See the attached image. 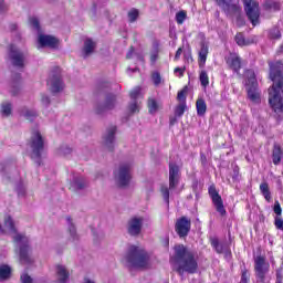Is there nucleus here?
<instances>
[{"label":"nucleus","mask_w":283,"mask_h":283,"mask_svg":"<svg viewBox=\"0 0 283 283\" xmlns=\"http://www.w3.org/2000/svg\"><path fill=\"white\" fill-rule=\"evenodd\" d=\"M29 146L31 148L30 158L41 167L43 165V151L45 150V139L39 129H33L31 134V138L29 140Z\"/></svg>","instance_id":"4"},{"label":"nucleus","mask_w":283,"mask_h":283,"mask_svg":"<svg viewBox=\"0 0 283 283\" xmlns=\"http://www.w3.org/2000/svg\"><path fill=\"white\" fill-rule=\"evenodd\" d=\"M197 116H205L207 114V102L200 97L196 102Z\"/></svg>","instance_id":"26"},{"label":"nucleus","mask_w":283,"mask_h":283,"mask_svg":"<svg viewBox=\"0 0 283 283\" xmlns=\"http://www.w3.org/2000/svg\"><path fill=\"white\" fill-rule=\"evenodd\" d=\"M36 116H39V114H36L35 111L28 109L24 113V118H27V120H30V123H32V120H34V118H36Z\"/></svg>","instance_id":"44"},{"label":"nucleus","mask_w":283,"mask_h":283,"mask_svg":"<svg viewBox=\"0 0 283 283\" xmlns=\"http://www.w3.org/2000/svg\"><path fill=\"white\" fill-rule=\"evenodd\" d=\"M30 23H31L32 27L35 28V30H41V24H40V22H39V19H36V18H31V19H30Z\"/></svg>","instance_id":"50"},{"label":"nucleus","mask_w":283,"mask_h":283,"mask_svg":"<svg viewBox=\"0 0 283 283\" xmlns=\"http://www.w3.org/2000/svg\"><path fill=\"white\" fill-rule=\"evenodd\" d=\"M148 112L149 114L158 112V102L155 98H148Z\"/></svg>","instance_id":"34"},{"label":"nucleus","mask_w":283,"mask_h":283,"mask_svg":"<svg viewBox=\"0 0 283 283\" xmlns=\"http://www.w3.org/2000/svg\"><path fill=\"white\" fill-rule=\"evenodd\" d=\"M134 56V46H130L128 52L126 53V59H133Z\"/></svg>","instance_id":"54"},{"label":"nucleus","mask_w":283,"mask_h":283,"mask_svg":"<svg viewBox=\"0 0 283 283\" xmlns=\"http://www.w3.org/2000/svg\"><path fill=\"white\" fill-rule=\"evenodd\" d=\"M1 109L4 116H10V114H12V104L11 103L2 104Z\"/></svg>","instance_id":"40"},{"label":"nucleus","mask_w":283,"mask_h":283,"mask_svg":"<svg viewBox=\"0 0 283 283\" xmlns=\"http://www.w3.org/2000/svg\"><path fill=\"white\" fill-rule=\"evenodd\" d=\"M175 231L179 238H187L191 231V219L181 217L176 221Z\"/></svg>","instance_id":"12"},{"label":"nucleus","mask_w":283,"mask_h":283,"mask_svg":"<svg viewBox=\"0 0 283 283\" xmlns=\"http://www.w3.org/2000/svg\"><path fill=\"white\" fill-rule=\"evenodd\" d=\"M129 96L132 98V101H138L139 96H140V87L137 86L135 88H133L130 92H129Z\"/></svg>","instance_id":"42"},{"label":"nucleus","mask_w":283,"mask_h":283,"mask_svg":"<svg viewBox=\"0 0 283 283\" xmlns=\"http://www.w3.org/2000/svg\"><path fill=\"white\" fill-rule=\"evenodd\" d=\"M282 4L274 0H265L263 3V10L265 12H280Z\"/></svg>","instance_id":"23"},{"label":"nucleus","mask_w":283,"mask_h":283,"mask_svg":"<svg viewBox=\"0 0 283 283\" xmlns=\"http://www.w3.org/2000/svg\"><path fill=\"white\" fill-rule=\"evenodd\" d=\"M67 221H69V231L71 233V235H76V227H74V224L72 223V218L67 217Z\"/></svg>","instance_id":"49"},{"label":"nucleus","mask_w":283,"mask_h":283,"mask_svg":"<svg viewBox=\"0 0 283 283\" xmlns=\"http://www.w3.org/2000/svg\"><path fill=\"white\" fill-rule=\"evenodd\" d=\"M201 165H207V156L205 154H200Z\"/></svg>","instance_id":"58"},{"label":"nucleus","mask_w":283,"mask_h":283,"mask_svg":"<svg viewBox=\"0 0 283 283\" xmlns=\"http://www.w3.org/2000/svg\"><path fill=\"white\" fill-rule=\"evenodd\" d=\"M127 231L129 235L136 237L140 235V231H143V218H132L128 221Z\"/></svg>","instance_id":"18"},{"label":"nucleus","mask_w":283,"mask_h":283,"mask_svg":"<svg viewBox=\"0 0 283 283\" xmlns=\"http://www.w3.org/2000/svg\"><path fill=\"white\" fill-rule=\"evenodd\" d=\"M263 198H265L266 202H271L272 200V196H271V189L269 188V182L264 181L262 184H260L259 187Z\"/></svg>","instance_id":"28"},{"label":"nucleus","mask_w":283,"mask_h":283,"mask_svg":"<svg viewBox=\"0 0 283 283\" xmlns=\"http://www.w3.org/2000/svg\"><path fill=\"white\" fill-rule=\"evenodd\" d=\"M41 101L44 105H50V97L48 95H42Z\"/></svg>","instance_id":"56"},{"label":"nucleus","mask_w":283,"mask_h":283,"mask_svg":"<svg viewBox=\"0 0 283 283\" xmlns=\"http://www.w3.org/2000/svg\"><path fill=\"white\" fill-rule=\"evenodd\" d=\"M56 275H57L59 283H65L67 282V280H70V272L63 265L56 266Z\"/></svg>","instance_id":"25"},{"label":"nucleus","mask_w":283,"mask_h":283,"mask_svg":"<svg viewBox=\"0 0 283 283\" xmlns=\"http://www.w3.org/2000/svg\"><path fill=\"white\" fill-rule=\"evenodd\" d=\"M185 21H187V11L181 10L179 12L176 13V22L178 23V25H182V23H185Z\"/></svg>","instance_id":"35"},{"label":"nucleus","mask_w":283,"mask_h":283,"mask_svg":"<svg viewBox=\"0 0 283 283\" xmlns=\"http://www.w3.org/2000/svg\"><path fill=\"white\" fill-rule=\"evenodd\" d=\"M226 63L229 70H232L234 74H240V70H242V57L238 53H230L228 57H226Z\"/></svg>","instance_id":"16"},{"label":"nucleus","mask_w":283,"mask_h":283,"mask_svg":"<svg viewBox=\"0 0 283 283\" xmlns=\"http://www.w3.org/2000/svg\"><path fill=\"white\" fill-rule=\"evenodd\" d=\"M156 59H158L157 55H151V61H153V63H155Z\"/></svg>","instance_id":"61"},{"label":"nucleus","mask_w":283,"mask_h":283,"mask_svg":"<svg viewBox=\"0 0 283 283\" xmlns=\"http://www.w3.org/2000/svg\"><path fill=\"white\" fill-rule=\"evenodd\" d=\"M114 176L118 187H127L132 181V164H120Z\"/></svg>","instance_id":"9"},{"label":"nucleus","mask_w":283,"mask_h":283,"mask_svg":"<svg viewBox=\"0 0 283 283\" xmlns=\"http://www.w3.org/2000/svg\"><path fill=\"white\" fill-rule=\"evenodd\" d=\"M128 109H129L130 114H136V113L140 112V109L138 108V102L134 101L133 103H130L128 106Z\"/></svg>","instance_id":"47"},{"label":"nucleus","mask_w":283,"mask_h":283,"mask_svg":"<svg viewBox=\"0 0 283 283\" xmlns=\"http://www.w3.org/2000/svg\"><path fill=\"white\" fill-rule=\"evenodd\" d=\"M249 280H251V275L249 274V270H247V268H244L241 273L240 283H249Z\"/></svg>","instance_id":"43"},{"label":"nucleus","mask_w":283,"mask_h":283,"mask_svg":"<svg viewBox=\"0 0 283 283\" xmlns=\"http://www.w3.org/2000/svg\"><path fill=\"white\" fill-rule=\"evenodd\" d=\"M21 283H33L32 276H30L28 273H24L20 276Z\"/></svg>","instance_id":"48"},{"label":"nucleus","mask_w":283,"mask_h":283,"mask_svg":"<svg viewBox=\"0 0 283 283\" xmlns=\"http://www.w3.org/2000/svg\"><path fill=\"white\" fill-rule=\"evenodd\" d=\"M270 39H282V32H280L277 27L270 30Z\"/></svg>","instance_id":"39"},{"label":"nucleus","mask_w":283,"mask_h":283,"mask_svg":"<svg viewBox=\"0 0 283 283\" xmlns=\"http://www.w3.org/2000/svg\"><path fill=\"white\" fill-rule=\"evenodd\" d=\"M188 93L189 86H184L182 90L177 93V101H179V103H187Z\"/></svg>","instance_id":"32"},{"label":"nucleus","mask_w":283,"mask_h":283,"mask_svg":"<svg viewBox=\"0 0 283 283\" xmlns=\"http://www.w3.org/2000/svg\"><path fill=\"white\" fill-rule=\"evenodd\" d=\"M245 76L248 78V98L252 103H260V92H258V77L255 76V71L249 69L245 71Z\"/></svg>","instance_id":"7"},{"label":"nucleus","mask_w":283,"mask_h":283,"mask_svg":"<svg viewBox=\"0 0 283 283\" xmlns=\"http://www.w3.org/2000/svg\"><path fill=\"white\" fill-rule=\"evenodd\" d=\"M270 78L273 82L269 87V105L274 114H283V62H268Z\"/></svg>","instance_id":"1"},{"label":"nucleus","mask_w":283,"mask_h":283,"mask_svg":"<svg viewBox=\"0 0 283 283\" xmlns=\"http://www.w3.org/2000/svg\"><path fill=\"white\" fill-rule=\"evenodd\" d=\"M185 72H187V66H177L174 69V73L179 74V78H182V76H185Z\"/></svg>","instance_id":"46"},{"label":"nucleus","mask_w":283,"mask_h":283,"mask_svg":"<svg viewBox=\"0 0 283 283\" xmlns=\"http://www.w3.org/2000/svg\"><path fill=\"white\" fill-rule=\"evenodd\" d=\"M116 107V95L107 94L104 104H98L95 108L96 114H104V112H109Z\"/></svg>","instance_id":"17"},{"label":"nucleus","mask_w":283,"mask_h":283,"mask_svg":"<svg viewBox=\"0 0 283 283\" xmlns=\"http://www.w3.org/2000/svg\"><path fill=\"white\" fill-rule=\"evenodd\" d=\"M199 81L202 87L209 86V74H207V71H201L199 74Z\"/></svg>","instance_id":"33"},{"label":"nucleus","mask_w":283,"mask_h":283,"mask_svg":"<svg viewBox=\"0 0 283 283\" xmlns=\"http://www.w3.org/2000/svg\"><path fill=\"white\" fill-rule=\"evenodd\" d=\"M151 81L155 85V87H158L163 83V76L160 75V72L155 71L151 73Z\"/></svg>","instance_id":"36"},{"label":"nucleus","mask_w":283,"mask_h":283,"mask_svg":"<svg viewBox=\"0 0 283 283\" xmlns=\"http://www.w3.org/2000/svg\"><path fill=\"white\" fill-rule=\"evenodd\" d=\"M181 55H182V48H179V49L176 51L174 61H180V56H181Z\"/></svg>","instance_id":"53"},{"label":"nucleus","mask_w":283,"mask_h":283,"mask_svg":"<svg viewBox=\"0 0 283 283\" xmlns=\"http://www.w3.org/2000/svg\"><path fill=\"white\" fill-rule=\"evenodd\" d=\"M273 211L274 213H282V206L280 205V201L274 202Z\"/></svg>","instance_id":"51"},{"label":"nucleus","mask_w":283,"mask_h":283,"mask_svg":"<svg viewBox=\"0 0 283 283\" xmlns=\"http://www.w3.org/2000/svg\"><path fill=\"white\" fill-rule=\"evenodd\" d=\"M185 112H187V102H180L176 107H175V116L178 118H182L185 115Z\"/></svg>","instance_id":"31"},{"label":"nucleus","mask_w":283,"mask_h":283,"mask_svg":"<svg viewBox=\"0 0 283 283\" xmlns=\"http://www.w3.org/2000/svg\"><path fill=\"white\" fill-rule=\"evenodd\" d=\"M219 7L222 8L227 17H237L238 14H242V7H240L239 0H226V2Z\"/></svg>","instance_id":"13"},{"label":"nucleus","mask_w":283,"mask_h":283,"mask_svg":"<svg viewBox=\"0 0 283 283\" xmlns=\"http://www.w3.org/2000/svg\"><path fill=\"white\" fill-rule=\"evenodd\" d=\"M138 17H140V12L138 11V9H130V11L128 12L129 22L135 23V21L138 20Z\"/></svg>","instance_id":"37"},{"label":"nucleus","mask_w":283,"mask_h":283,"mask_svg":"<svg viewBox=\"0 0 283 283\" xmlns=\"http://www.w3.org/2000/svg\"><path fill=\"white\" fill-rule=\"evenodd\" d=\"M274 227L279 229L280 231H283V219H282V213H277L275 219H274Z\"/></svg>","instance_id":"41"},{"label":"nucleus","mask_w":283,"mask_h":283,"mask_svg":"<svg viewBox=\"0 0 283 283\" xmlns=\"http://www.w3.org/2000/svg\"><path fill=\"white\" fill-rule=\"evenodd\" d=\"M96 48V43L92 40V39H86L84 41V48H83V52L85 54V56H90V54H92V52H94Z\"/></svg>","instance_id":"30"},{"label":"nucleus","mask_w":283,"mask_h":283,"mask_svg":"<svg viewBox=\"0 0 283 283\" xmlns=\"http://www.w3.org/2000/svg\"><path fill=\"white\" fill-rule=\"evenodd\" d=\"M76 189H85V182L83 180L75 181Z\"/></svg>","instance_id":"52"},{"label":"nucleus","mask_w":283,"mask_h":283,"mask_svg":"<svg viewBox=\"0 0 283 283\" xmlns=\"http://www.w3.org/2000/svg\"><path fill=\"white\" fill-rule=\"evenodd\" d=\"M11 275H12V268H10V265H8V264H1L0 265V280L1 281L10 280Z\"/></svg>","instance_id":"27"},{"label":"nucleus","mask_w":283,"mask_h":283,"mask_svg":"<svg viewBox=\"0 0 283 283\" xmlns=\"http://www.w3.org/2000/svg\"><path fill=\"white\" fill-rule=\"evenodd\" d=\"M180 185V166L169 163V189H176Z\"/></svg>","instance_id":"14"},{"label":"nucleus","mask_w":283,"mask_h":283,"mask_svg":"<svg viewBox=\"0 0 283 283\" xmlns=\"http://www.w3.org/2000/svg\"><path fill=\"white\" fill-rule=\"evenodd\" d=\"M39 43L41 48H51L52 50H56V48H59V39L52 35L40 34Z\"/></svg>","instance_id":"19"},{"label":"nucleus","mask_w":283,"mask_h":283,"mask_svg":"<svg viewBox=\"0 0 283 283\" xmlns=\"http://www.w3.org/2000/svg\"><path fill=\"white\" fill-rule=\"evenodd\" d=\"M116 126H111L108 129H107V134L106 136L104 137V140L106 143V145L108 146L109 148V151H114V147L109 146V145H113L114 144V140H115V136H116Z\"/></svg>","instance_id":"21"},{"label":"nucleus","mask_w":283,"mask_h":283,"mask_svg":"<svg viewBox=\"0 0 283 283\" xmlns=\"http://www.w3.org/2000/svg\"><path fill=\"white\" fill-rule=\"evenodd\" d=\"M208 193L217 212L227 213V210L224 209V201H222V196H220V192H218V189H216V185L209 186Z\"/></svg>","instance_id":"11"},{"label":"nucleus","mask_w":283,"mask_h":283,"mask_svg":"<svg viewBox=\"0 0 283 283\" xmlns=\"http://www.w3.org/2000/svg\"><path fill=\"white\" fill-rule=\"evenodd\" d=\"M209 240H210V244H211L212 249H214L216 253H218L219 255L224 253V245L222 243H220V240L217 237H212Z\"/></svg>","instance_id":"29"},{"label":"nucleus","mask_w":283,"mask_h":283,"mask_svg":"<svg viewBox=\"0 0 283 283\" xmlns=\"http://www.w3.org/2000/svg\"><path fill=\"white\" fill-rule=\"evenodd\" d=\"M126 261L133 269H147L149 266V253L140 247L130 245Z\"/></svg>","instance_id":"5"},{"label":"nucleus","mask_w":283,"mask_h":283,"mask_svg":"<svg viewBox=\"0 0 283 283\" xmlns=\"http://www.w3.org/2000/svg\"><path fill=\"white\" fill-rule=\"evenodd\" d=\"M10 30L11 32H14V30H17V24L14 23L10 24Z\"/></svg>","instance_id":"60"},{"label":"nucleus","mask_w":283,"mask_h":283,"mask_svg":"<svg viewBox=\"0 0 283 283\" xmlns=\"http://www.w3.org/2000/svg\"><path fill=\"white\" fill-rule=\"evenodd\" d=\"M245 14L253 25H260V2L258 0H243Z\"/></svg>","instance_id":"6"},{"label":"nucleus","mask_w":283,"mask_h":283,"mask_svg":"<svg viewBox=\"0 0 283 283\" xmlns=\"http://www.w3.org/2000/svg\"><path fill=\"white\" fill-rule=\"evenodd\" d=\"M4 227L10 231V233H13V242L15 244H21L22 242V244L20 245V261L23 262V264H32L34 260H32V258L30 256V245L28 244V237L17 231L14 220L10 216H7L4 218Z\"/></svg>","instance_id":"3"},{"label":"nucleus","mask_w":283,"mask_h":283,"mask_svg":"<svg viewBox=\"0 0 283 283\" xmlns=\"http://www.w3.org/2000/svg\"><path fill=\"white\" fill-rule=\"evenodd\" d=\"M169 189H171V188H169L165 185H163L160 187V193H161V196L164 198V202H166V205H169Z\"/></svg>","instance_id":"38"},{"label":"nucleus","mask_w":283,"mask_h":283,"mask_svg":"<svg viewBox=\"0 0 283 283\" xmlns=\"http://www.w3.org/2000/svg\"><path fill=\"white\" fill-rule=\"evenodd\" d=\"M283 157V149L280 144H274L273 150H272V163L273 165H280L282 163Z\"/></svg>","instance_id":"22"},{"label":"nucleus","mask_w":283,"mask_h":283,"mask_svg":"<svg viewBox=\"0 0 283 283\" xmlns=\"http://www.w3.org/2000/svg\"><path fill=\"white\" fill-rule=\"evenodd\" d=\"M176 123H178V116L175 115V117L169 118L170 127H174Z\"/></svg>","instance_id":"57"},{"label":"nucleus","mask_w":283,"mask_h":283,"mask_svg":"<svg viewBox=\"0 0 283 283\" xmlns=\"http://www.w3.org/2000/svg\"><path fill=\"white\" fill-rule=\"evenodd\" d=\"M271 269V264L266 261V256L264 255H256L254 258V273L256 280L261 283H264L266 280V274Z\"/></svg>","instance_id":"8"},{"label":"nucleus","mask_w":283,"mask_h":283,"mask_svg":"<svg viewBox=\"0 0 283 283\" xmlns=\"http://www.w3.org/2000/svg\"><path fill=\"white\" fill-rule=\"evenodd\" d=\"M54 74L51 77V92L53 94H59V92H62L64 84L63 80H61V67L55 66L53 69Z\"/></svg>","instance_id":"15"},{"label":"nucleus","mask_w":283,"mask_h":283,"mask_svg":"<svg viewBox=\"0 0 283 283\" xmlns=\"http://www.w3.org/2000/svg\"><path fill=\"white\" fill-rule=\"evenodd\" d=\"M237 174H239V168L237 169Z\"/></svg>","instance_id":"64"},{"label":"nucleus","mask_w":283,"mask_h":283,"mask_svg":"<svg viewBox=\"0 0 283 283\" xmlns=\"http://www.w3.org/2000/svg\"><path fill=\"white\" fill-rule=\"evenodd\" d=\"M218 6H223L227 3V0H214Z\"/></svg>","instance_id":"59"},{"label":"nucleus","mask_w":283,"mask_h":283,"mask_svg":"<svg viewBox=\"0 0 283 283\" xmlns=\"http://www.w3.org/2000/svg\"><path fill=\"white\" fill-rule=\"evenodd\" d=\"M9 59L14 67H25V54L17 49L14 44L9 46Z\"/></svg>","instance_id":"10"},{"label":"nucleus","mask_w":283,"mask_h":283,"mask_svg":"<svg viewBox=\"0 0 283 283\" xmlns=\"http://www.w3.org/2000/svg\"><path fill=\"white\" fill-rule=\"evenodd\" d=\"M0 232L3 233V228H1V224H0Z\"/></svg>","instance_id":"63"},{"label":"nucleus","mask_w":283,"mask_h":283,"mask_svg":"<svg viewBox=\"0 0 283 283\" xmlns=\"http://www.w3.org/2000/svg\"><path fill=\"white\" fill-rule=\"evenodd\" d=\"M234 17H237L235 23L238 28H243V25L247 24V21H244V17H242V13H239Z\"/></svg>","instance_id":"45"},{"label":"nucleus","mask_w":283,"mask_h":283,"mask_svg":"<svg viewBox=\"0 0 283 283\" xmlns=\"http://www.w3.org/2000/svg\"><path fill=\"white\" fill-rule=\"evenodd\" d=\"M8 10V7L6 6L4 0H0V12H6Z\"/></svg>","instance_id":"55"},{"label":"nucleus","mask_w":283,"mask_h":283,"mask_svg":"<svg viewBox=\"0 0 283 283\" xmlns=\"http://www.w3.org/2000/svg\"><path fill=\"white\" fill-rule=\"evenodd\" d=\"M12 96H17V92L12 91L11 92Z\"/></svg>","instance_id":"62"},{"label":"nucleus","mask_w":283,"mask_h":283,"mask_svg":"<svg viewBox=\"0 0 283 283\" xmlns=\"http://www.w3.org/2000/svg\"><path fill=\"white\" fill-rule=\"evenodd\" d=\"M207 56H209V46L202 43L198 53L199 67H205V65L207 64Z\"/></svg>","instance_id":"20"},{"label":"nucleus","mask_w":283,"mask_h":283,"mask_svg":"<svg viewBox=\"0 0 283 283\" xmlns=\"http://www.w3.org/2000/svg\"><path fill=\"white\" fill-rule=\"evenodd\" d=\"M234 41L240 48H247L248 45H253L254 43L253 40L244 38V33L242 32L235 34Z\"/></svg>","instance_id":"24"},{"label":"nucleus","mask_w":283,"mask_h":283,"mask_svg":"<svg viewBox=\"0 0 283 283\" xmlns=\"http://www.w3.org/2000/svg\"><path fill=\"white\" fill-rule=\"evenodd\" d=\"M174 251L172 261L176 264V273H178L180 277H182L185 273L196 275L199 269L198 260H200L198 252L185 244L175 245Z\"/></svg>","instance_id":"2"}]
</instances>
